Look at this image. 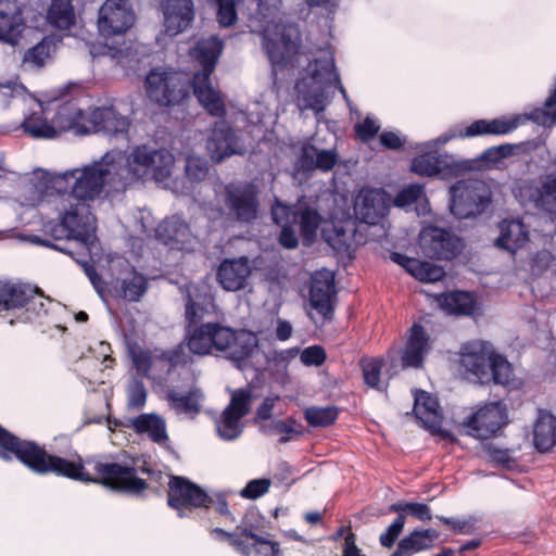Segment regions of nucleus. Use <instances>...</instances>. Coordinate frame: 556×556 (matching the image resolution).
I'll return each instance as SVG.
<instances>
[{
  "mask_svg": "<svg viewBox=\"0 0 556 556\" xmlns=\"http://www.w3.org/2000/svg\"><path fill=\"white\" fill-rule=\"evenodd\" d=\"M85 168V165L66 169L64 172H48L37 168L25 185L23 205L38 206L46 200L48 202L59 203V223H48L45 226L46 232L50 233L55 240L67 239L65 245L53 244L48 240L42 243L68 255H74L68 244L75 241L80 251L77 253L87 256L90 252V245L96 239V217L91 212L89 202L98 200L112 201L119 197L117 193H111L108 189L103 190L98 197L86 198L76 192L77 172Z\"/></svg>",
  "mask_w": 556,
  "mask_h": 556,
  "instance_id": "1",
  "label": "nucleus"
},
{
  "mask_svg": "<svg viewBox=\"0 0 556 556\" xmlns=\"http://www.w3.org/2000/svg\"><path fill=\"white\" fill-rule=\"evenodd\" d=\"M175 156L155 142L132 146L127 151L113 149L77 172L76 192L86 198L98 197L108 189L118 195L134 185L154 180L169 188Z\"/></svg>",
  "mask_w": 556,
  "mask_h": 556,
  "instance_id": "2",
  "label": "nucleus"
},
{
  "mask_svg": "<svg viewBox=\"0 0 556 556\" xmlns=\"http://www.w3.org/2000/svg\"><path fill=\"white\" fill-rule=\"evenodd\" d=\"M13 457L36 473L52 472L74 480L100 482L112 490L135 495L140 494L149 485L148 481L138 477L139 473H147L149 481L157 482L163 478L161 471H155L144 464L139 466L135 463L128 466L97 462L93 466L97 478L93 479L85 472L80 459L74 462L48 454L35 442L23 441L0 426V458L11 460Z\"/></svg>",
  "mask_w": 556,
  "mask_h": 556,
  "instance_id": "3",
  "label": "nucleus"
},
{
  "mask_svg": "<svg viewBox=\"0 0 556 556\" xmlns=\"http://www.w3.org/2000/svg\"><path fill=\"white\" fill-rule=\"evenodd\" d=\"M188 348L198 355H206L213 350L227 353L238 369L247 370L249 366L255 367L253 358L258 354V341L254 333L238 330L215 323H206L188 330Z\"/></svg>",
  "mask_w": 556,
  "mask_h": 556,
  "instance_id": "4",
  "label": "nucleus"
},
{
  "mask_svg": "<svg viewBox=\"0 0 556 556\" xmlns=\"http://www.w3.org/2000/svg\"><path fill=\"white\" fill-rule=\"evenodd\" d=\"M295 103L300 111L311 110L317 116L326 110L331 101L334 89H338L352 111V101L334 65L333 54L329 50L321 51L319 58L309 62L307 74L295 84Z\"/></svg>",
  "mask_w": 556,
  "mask_h": 556,
  "instance_id": "5",
  "label": "nucleus"
},
{
  "mask_svg": "<svg viewBox=\"0 0 556 556\" xmlns=\"http://www.w3.org/2000/svg\"><path fill=\"white\" fill-rule=\"evenodd\" d=\"M223 47V41L218 37L211 36L199 40L191 53L201 66V71L193 75V93L212 116L219 118L225 116L226 106L219 91L212 86L211 75L215 71Z\"/></svg>",
  "mask_w": 556,
  "mask_h": 556,
  "instance_id": "6",
  "label": "nucleus"
},
{
  "mask_svg": "<svg viewBox=\"0 0 556 556\" xmlns=\"http://www.w3.org/2000/svg\"><path fill=\"white\" fill-rule=\"evenodd\" d=\"M257 7L260 22L263 23L262 48L274 67L282 66L298 50L300 40L298 27L294 24L281 22L279 8L276 4L268 7L263 0H258Z\"/></svg>",
  "mask_w": 556,
  "mask_h": 556,
  "instance_id": "7",
  "label": "nucleus"
},
{
  "mask_svg": "<svg viewBox=\"0 0 556 556\" xmlns=\"http://www.w3.org/2000/svg\"><path fill=\"white\" fill-rule=\"evenodd\" d=\"M271 216L274 222L281 227L279 243L286 249H294L299 244L295 228H299L303 243L312 244L321 222L318 211L302 202L285 205L276 200L271 206Z\"/></svg>",
  "mask_w": 556,
  "mask_h": 556,
  "instance_id": "8",
  "label": "nucleus"
},
{
  "mask_svg": "<svg viewBox=\"0 0 556 556\" xmlns=\"http://www.w3.org/2000/svg\"><path fill=\"white\" fill-rule=\"evenodd\" d=\"M450 210L458 219L481 215L493 200L491 187L481 179L459 180L450 188Z\"/></svg>",
  "mask_w": 556,
  "mask_h": 556,
  "instance_id": "9",
  "label": "nucleus"
},
{
  "mask_svg": "<svg viewBox=\"0 0 556 556\" xmlns=\"http://www.w3.org/2000/svg\"><path fill=\"white\" fill-rule=\"evenodd\" d=\"M148 98L162 106L179 103L188 96V86L180 73L161 67L152 68L146 77Z\"/></svg>",
  "mask_w": 556,
  "mask_h": 556,
  "instance_id": "10",
  "label": "nucleus"
},
{
  "mask_svg": "<svg viewBox=\"0 0 556 556\" xmlns=\"http://www.w3.org/2000/svg\"><path fill=\"white\" fill-rule=\"evenodd\" d=\"M521 116L510 118H495L492 121L478 119L469 126L459 129H450L437 139L417 144L416 149L425 151L434 146L445 144L454 138L476 137L482 135H507L521 125Z\"/></svg>",
  "mask_w": 556,
  "mask_h": 556,
  "instance_id": "11",
  "label": "nucleus"
},
{
  "mask_svg": "<svg viewBox=\"0 0 556 556\" xmlns=\"http://www.w3.org/2000/svg\"><path fill=\"white\" fill-rule=\"evenodd\" d=\"M253 399L250 387L231 392V399L216 422L217 433L225 441L236 440L243 430L241 419L249 414Z\"/></svg>",
  "mask_w": 556,
  "mask_h": 556,
  "instance_id": "12",
  "label": "nucleus"
},
{
  "mask_svg": "<svg viewBox=\"0 0 556 556\" xmlns=\"http://www.w3.org/2000/svg\"><path fill=\"white\" fill-rule=\"evenodd\" d=\"M167 504L178 511L179 517H184L186 511L192 508L208 507L213 504V498L190 480L172 476L168 482Z\"/></svg>",
  "mask_w": 556,
  "mask_h": 556,
  "instance_id": "13",
  "label": "nucleus"
},
{
  "mask_svg": "<svg viewBox=\"0 0 556 556\" xmlns=\"http://www.w3.org/2000/svg\"><path fill=\"white\" fill-rule=\"evenodd\" d=\"M419 248L427 257L452 260L462 252L464 243L460 238L445 229L427 226L419 233Z\"/></svg>",
  "mask_w": 556,
  "mask_h": 556,
  "instance_id": "14",
  "label": "nucleus"
},
{
  "mask_svg": "<svg viewBox=\"0 0 556 556\" xmlns=\"http://www.w3.org/2000/svg\"><path fill=\"white\" fill-rule=\"evenodd\" d=\"M135 14L127 0H106L99 10L98 29L101 36L125 34L134 24Z\"/></svg>",
  "mask_w": 556,
  "mask_h": 556,
  "instance_id": "15",
  "label": "nucleus"
},
{
  "mask_svg": "<svg viewBox=\"0 0 556 556\" xmlns=\"http://www.w3.org/2000/svg\"><path fill=\"white\" fill-rule=\"evenodd\" d=\"M507 422L506 406L501 402L485 404L465 421L468 434L477 439H488L496 433Z\"/></svg>",
  "mask_w": 556,
  "mask_h": 556,
  "instance_id": "16",
  "label": "nucleus"
},
{
  "mask_svg": "<svg viewBox=\"0 0 556 556\" xmlns=\"http://www.w3.org/2000/svg\"><path fill=\"white\" fill-rule=\"evenodd\" d=\"M212 533L229 541L243 556H281L277 543L260 536L247 528L238 529L232 533L215 528Z\"/></svg>",
  "mask_w": 556,
  "mask_h": 556,
  "instance_id": "17",
  "label": "nucleus"
},
{
  "mask_svg": "<svg viewBox=\"0 0 556 556\" xmlns=\"http://www.w3.org/2000/svg\"><path fill=\"white\" fill-rule=\"evenodd\" d=\"M392 197L381 188H363L354 200L356 219L368 225L378 224L391 207Z\"/></svg>",
  "mask_w": 556,
  "mask_h": 556,
  "instance_id": "18",
  "label": "nucleus"
},
{
  "mask_svg": "<svg viewBox=\"0 0 556 556\" xmlns=\"http://www.w3.org/2000/svg\"><path fill=\"white\" fill-rule=\"evenodd\" d=\"M206 150L215 163L232 155H243L247 152L243 141L223 119L214 123L212 132L206 140Z\"/></svg>",
  "mask_w": 556,
  "mask_h": 556,
  "instance_id": "19",
  "label": "nucleus"
},
{
  "mask_svg": "<svg viewBox=\"0 0 556 556\" xmlns=\"http://www.w3.org/2000/svg\"><path fill=\"white\" fill-rule=\"evenodd\" d=\"M257 188L252 184L230 185L226 188L225 204L230 214L241 223H250L257 217Z\"/></svg>",
  "mask_w": 556,
  "mask_h": 556,
  "instance_id": "20",
  "label": "nucleus"
},
{
  "mask_svg": "<svg viewBox=\"0 0 556 556\" xmlns=\"http://www.w3.org/2000/svg\"><path fill=\"white\" fill-rule=\"evenodd\" d=\"M515 192L522 204L529 202L536 208L556 215V173L546 175L541 186L523 181Z\"/></svg>",
  "mask_w": 556,
  "mask_h": 556,
  "instance_id": "21",
  "label": "nucleus"
},
{
  "mask_svg": "<svg viewBox=\"0 0 556 556\" xmlns=\"http://www.w3.org/2000/svg\"><path fill=\"white\" fill-rule=\"evenodd\" d=\"M155 236L165 245L185 251L192 250L197 240L189 224L180 215L165 218L155 229Z\"/></svg>",
  "mask_w": 556,
  "mask_h": 556,
  "instance_id": "22",
  "label": "nucleus"
},
{
  "mask_svg": "<svg viewBox=\"0 0 556 556\" xmlns=\"http://www.w3.org/2000/svg\"><path fill=\"white\" fill-rule=\"evenodd\" d=\"M494 351L489 342L472 341L464 344L459 353V364L475 376L480 383L489 376L488 366Z\"/></svg>",
  "mask_w": 556,
  "mask_h": 556,
  "instance_id": "23",
  "label": "nucleus"
},
{
  "mask_svg": "<svg viewBox=\"0 0 556 556\" xmlns=\"http://www.w3.org/2000/svg\"><path fill=\"white\" fill-rule=\"evenodd\" d=\"M24 306L27 311L36 313L43 308V302L37 294V289L24 283L0 281V307L14 309Z\"/></svg>",
  "mask_w": 556,
  "mask_h": 556,
  "instance_id": "24",
  "label": "nucleus"
},
{
  "mask_svg": "<svg viewBox=\"0 0 556 556\" xmlns=\"http://www.w3.org/2000/svg\"><path fill=\"white\" fill-rule=\"evenodd\" d=\"M87 128L81 129L86 135L104 132L109 136L127 135L130 121L118 113L113 106L97 108L88 117Z\"/></svg>",
  "mask_w": 556,
  "mask_h": 556,
  "instance_id": "25",
  "label": "nucleus"
},
{
  "mask_svg": "<svg viewBox=\"0 0 556 556\" xmlns=\"http://www.w3.org/2000/svg\"><path fill=\"white\" fill-rule=\"evenodd\" d=\"M161 11L165 33L176 36L185 31L194 18L192 0H161Z\"/></svg>",
  "mask_w": 556,
  "mask_h": 556,
  "instance_id": "26",
  "label": "nucleus"
},
{
  "mask_svg": "<svg viewBox=\"0 0 556 556\" xmlns=\"http://www.w3.org/2000/svg\"><path fill=\"white\" fill-rule=\"evenodd\" d=\"M186 320L189 328L215 312L214 296L205 283L186 286Z\"/></svg>",
  "mask_w": 556,
  "mask_h": 556,
  "instance_id": "27",
  "label": "nucleus"
},
{
  "mask_svg": "<svg viewBox=\"0 0 556 556\" xmlns=\"http://www.w3.org/2000/svg\"><path fill=\"white\" fill-rule=\"evenodd\" d=\"M333 279V274L327 269L318 270L312 276L309 303L324 320L328 319L332 313Z\"/></svg>",
  "mask_w": 556,
  "mask_h": 556,
  "instance_id": "28",
  "label": "nucleus"
},
{
  "mask_svg": "<svg viewBox=\"0 0 556 556\" xmlns=\"http://www.w3.org/2000/svg\"><path fill=\"white\" fill-rule=\"evenodd\" d=\"M430 351V338L424 327L414 324L408 332V338L401 350V362L403 368H419L424 358Z\"/></svg>",
  "mask_w": 556,
  "mask_h": 556,
  "instance_id": "29",
  "label": "nucleus"
},
{
  "mask_svg": "<svg viewBox=\"0 0 556 556\" xmlns=\"http://www.w3.org/2000/svg\"><path fill=\"white\" fill-rule=\"evenodd\" d=\"M25 28L21 5L16 0H0V41L17 43Z\"/></svg>",
  "mask_w": 556,
  "mask_h": 556,
  "instance_id": "30",
  "label": "nucleus"
},
{
  "mask_svg": "<svg viewBox=\"0 0 556 556\" xmlns=\"http://www.w3.org/2000/svg\"><path fill=\"white\" fill-rule=\"evenodd\" d=\"M251 274L247 257L224 260L217 269V280L227 291H238L244 288Z\"/></svg>",
  "mask_w": 556,
  "mask_h": 556,
  "instance_id": "31",
  "label": "nucleus"
},
{
  "mask_svg": "<svg viewBox=\"0 0 556 556\" xmlns=\"http://www.w3.org/2000/svg\"><path fill=\"white\" fill-rule=\"evenodd\" d=\"M391 260L401 265L409 275L421 282H437L444 278L443 267L414 257H408L402 253L393 252Z\"/></svg>",
  "mask_w": 556,
  "mask_h": 556,
  "instance_id": "32",
  "label": "nucleus"
},
{
  "mask_svg": "<svg viewBox=\"0 0 556 556\" xmlns=\"http://www.w3.org/2000/svg\"><path fill=\"white\" fill-rule=\"evenodd\" d=\"M166 399L169 406L177 414L194 416L201 409L203 394L201 390L191 382L187 389L179 387L168 388L166 391Z\"/></svg>",
  "mask_w": 556,
  "mask_h": 556,
  "instance_id": "33",
  "label": "nucleus"
},
{
  "mask_svg": "<svg viewBox=\"0 0 556 556\" xmlns=\"http://www.w3.org/2000/svg\"><path fill=\"white\" fill-rule=\"evenodd\" d=\"M413 412L430 430H437L442 424L443 415L438 399L424 390L414 391Z\"/></svg>",
  "mask_w": 556,
  "mask_h": 556,
  "instance_id": "34",
  "label": "nucleus"
},
{
  "mask_svg": "<svg viewBox=\"0 0 556 556\" xmlns=\"http://www.w3.org/2000/svg\"><path fill=\"white\" fill-rule=\"evenodd\" d=\"M208 174V163L204 157L188 155L185 164V179L170 180L169 189L177 194L188 195L192 192L195 184L205 180Z\"/></svg>",
  "mask_w": 556,
  "mask_h": 556,
  "instance_id": "35",
  "label": "nucleus"
},
{
  "mask_svg": "<svg viewBox=\"0 0 556 556\" xmlns=\"http://www.w3.org/2000/svg\"><path fill=\"white\" fill-rule=\"evenodd\" d=\"M498 228L501 233L495 240V245L513 254L529 240L526 226L519 220L504 219L500 223Z\"/></svg>",
  "mask_w": 556,
  "mask_h": 556,
  "instance_id": "36",
  "label": "nucleus"
},
{
  "mask_svg": "<svg viewBox=\"0 0 556 556\" xmlns=\"http://www.w3.org/2000/svg\"><path fill=\"white\" fill-rule=\"evenodd\" d=\"M438 532L432 529L415 530L404 536L397 544L392 556H413L433 547Z\"/></svg>",
  "mask_w": 556,
  "mask_h": 556,
  "instance_id": "37",
  "label": "nucleus"
},
{
  "mask_svg": "<svg viewBox=\"0 0 556 556\" xmlns=\"http://www.w3.org/2000/svg\"><path fill=\"white\" fill-rule=\"evenodd\" d=\"M439 307L450 315H472L476 311V296L471 292L455 291L435 296Z\"/></svg>",
  "mask_w": 556,
  "mask_h": 556,
  "instance_id": "38",
  "label": "nucleus"
},
{
  "mask_svg": "<svg viewBox=\"0 0 556 556\" xmlns=\"http://www.w3.org/2000/svg\"><path fill=\"white\" fill-rule=\"evenodd\" d=\"M533 442L538 451L545 453L556 444V417L546 410H539L533 428Z\"/></svg>",
  "mask_w": 556,
  "mask_h": 556,
  "instance_id": "39",
  "label": "nucleus"
},
{
  "mask_svg": "<svg viewBox=\"0 0 556 556\" xmlns=\"http://www.w3.org/2000/svg\"><path fill=\"white\" fill-rule=\"evenodd\" d=\"M88 117L86 113L73 101H66L58 108L54 123L62 130H73L77 135H86L81 129L87 128Z\"/></svg>",
  "mask_w": 556,
  "mask_h": 556,
  "instance_id": "40",
  "label": "nucleus"
},
{
  "mask_svg": "<svg viewBox=\"0 0 556 556\" xmlns=\"http://www.w3.org/2000/svg\"><path fill=\"white\" fill-rule=\"evenodd\" d=\"M355 223L333 224L332 229L326 230L324 236L328 244L339 253L349 252L355 241Z\"/></svg>",
  "mask_w": 556,
  "mask_h": 556,
  "instance_id": "41",
  "label": "nucleus"
},
{
  "mask_svg": "<svg viewBox=\"0 0 556 556\" xmlns=\"http://www.w3.org/2000/svg\"><path fill=\"white\" fill-rule=\"evenodd\" d=\"M138 433H147L155 443H166L168 437L165 420L155 414H142L130 420Z\"/></svg>",
  "mask_w": 556,
  "mask_h": 556,
  "instance_id": "42",
  "label": "nucleus"
},
{
  "mask_svg": "<svg viewBox=\"0 0 556 556\" xmlns=\"http://www.w3.org/2000/svg\"><path fill=\"white\" fill-rule=\"evenodd\" d=\"M55 49V39L53 37H43L41 41L24 53L22 64L29 70L41 68L52 58Z\"/></svg>",
  "mask_w": 556,
  "mask_h": 556,
  "instance_id": "43",
  "label": "nucleus"
},
{
  "mask_svg": "<svg viewBox=\"0 0 556 556\" xmlns=\"http://www.w3.org/2000/svg\"><path fill=\"white\" fill-rule=\"evenodd\" d=\"M118 282L121 295L127 301H139L148 288L147 278L132 267L118 278Z\"/></svg>",
  "mask_w": 556,
  "mask_h": 556,
  "instance_id": "44",
  "label": "nucleus"
},
{
  "mask_svg": "<svg viewBox=\"0 0 556 556\" xmlns=\"http://www.w3.org/2000/svg\"><path fill=\"white\" fill-rule=\"evenodd\" d=\"M48 22L56 28L68 29L75 23L71 0H52L47 14Z\"/></svg>",
  "mask_w": 556,
  "mask_h": 556,
  "instance_id": "45",
  "label": "nucleus"
},
{
  "mask_svg": "<svg viewBox=\"0 0 556 556\" xmlns=\"http://www.w3.org/2000/svg\"><path fill=\"white\" fill-rule=\"evenodd\" d=\"M488 370L489 376L484 383L493 381L496 384L509 386L513 382L514 370L511 364L502 355L493 353Z\"/></svg>",
  "mask_w": 556,
  "mask_h": 556,
  "instance_id": "46",
  "label": "nucleus"
},
{
  "mask_svg": "<svg viewBox=\"0 0 556 556\" xmlns=\"http://www.w3.org/2000/svg\"><path fill=\"white\" fill-rule=\"evenodd\" d=\"M258 351H260L258 354H256L253 358V362L255 364V367H253V369L261 370V366H260L258 362L256 361V358L258 356H264L268 368H270V369L276 368L277 371H281L282 374H286L289 362L291 359H293L294 357H296L300 353L299 348H290V349L280 350V351H273L267 355H265L260 349H258ZM248 368H252V366H249Z\"/></svg>",
  "mask_w": 556,
  "mask_h": 556,
  "instance_id": "47",
  "label": "nucleus"
},
{
  "mask_svg": "<svg viewBox=\"0 0 556 556\" xmlns=\"http://www.w3.org/2000/svg\"><path fill=\"white\" fill-rule=\"evenodd\" d=\"M22 128L36 139H52L58 135L55 127L43 118L41 113H33L26 116L22 123Z\"/></svg>",
  "mask_w": 556,
  "mask_h": 556,
  "instance_id": "48",
  "label": "nucleus"
},
{
  "mask_svg": "<svg viewBox=\"0 0 556 556\" xmlns=\"http://www.w3.org/2000/svg\"><path fill=\"white\" fill-rule=\"evenodd\" d=\"M412 172L419 176L432 177L441 173V162L434 152H425L412 161Z\"/></svg>",
  "mask_w": 556,
  "mask_h": 556,
  "instance_id": "49",
  "label": "nucleus"
},
{
  "mask_svg": "<svg viewBox=\"0 0 556 556\" xmlns=\"http://www.w3.org/2000/svg\"><path fill=\"white\" fill-rule=\"evenodd\" d=\"M526 143H505L491 147L482 152L480 160L485 163L496 164L504 159L525 151Z\"/></svg>",
  "mask_w": 556,
  "mask_h": 556,
  "instance_id": "50",
  "label": "nucleus"
},
{
  "mask_svg": "<svg viewBox=\"0 0 556 556\" xmlns=\"http://www.w3.org/2000/svg\"><path fill=\"white\" fill-rule=\"evenodd\" d=\"M307 424L312 427H328L332 425L338 418V410L336 407H308L304 413Z\"/></svg>",
  "mask_w": 556,
  "mask_h": 556,
  "instance_id": "51",
  "label": "nucleus"
},
{
  "mask_svg": "<svg viewBox=\"0 0 556 556\" xmlns=\"http://www.w3.org/2000/svg\"><path fill=\"white\" fill-rule=\"evenodd\" d=\"M301 426L293 418L286 420H274L269 425L264 426L262 429L266 433L280 434L279 442L287 443L293 435L301 434Z\"/></svg>",
  "mask_w": 556,
  "mask_h": 556,
  "instance_id": "52",
  "label": "nucleus"
},
{
  "mask_svg": "<svg viewBox=\"0 0 556 556\" xmlns=\"http://www.w3.org/2000/svg\"><path fill=\"white\" fill-rule=\"evenodd\" d=\"M361 367L365 383L377 390H382L380 376L383 367V359L379 357L363 358Z\"/></svg>",
  "mask_w": 556,
  "mask_h": 556,
  "instance_id": "53",
  "label": "nucleus"
},
{
  "mask_svg": "<svg viewBox=\"0 0 556 556\" xmlns=\"http://www.w3.org/2000/svg\"><path fill=\"white\" fill-rule=\"evenodd\" d=\"M482 450L488 456L489 460L497 466L510 468L516 463L513 456V451L509 448H502L493 443H484L482 445Z\"/></svg>",
  "mask_w": 556,
  "mask_h": 556,
  "instance_id": "54",
  "label": "nucleus"
},
{
  "mask_svg": "<svg viewBox=\"0 0 556 556\" xmlns=\"http://www.w3.org/2000/svg\"><path fill=\"white\" fill-rule=\"evenodd\" d=\"M390 510L399 514L406 513L421 521H429L432 519L430 507L424 503H395L390 506Z\"/></svg>",
  "mask_w": 556,
  "mask_h": 556,
  "instance_id": "55",
  "label": "nucleus"
},
{
  "mask_svg": "<svg viewBox=\"0 0 556 556\" xmlns=\"http://www.w3.org/2000/svg\"><path fill=\"white\" fill-rule=\"evenodd\" d=\"M424 186L419 184H410L397 192L395 198H392L391 205L396 207L406 208L417 202L424 195Z\"/></svg>",
  "mask_w": 556,
  "mask_h": 556,
  "instance_id": "56",
  "label": "nucleus"
},
{
  "mask_svg": "<svg viewBox=\"0 0 556 556\" xmlns=\"http://www.w3.org/2000/svg\"><path fill=\"white\" fill-rule=\"evenodd\" d=\"M147 389L140 380L134 379L127 388L128 407L140 409L147 402Z\"/></svg>",
  "mask_w": 556,
  "mask_h": 556,
  "instance_id": "57",
  "label": "nucleus"
},
{
  "mask_svg": "<svg viewBox=\"0 0 556 556\" xmlns=\"http://www.w3.org/2000/svg\"><path fill=\"white\" fill-rule=\"evenodd\" d=\"M317 150L308 142L303 143L295 163L296 169L304 173L315 170Z\"/></svg>",
  "mask_w": 556,
  "mask_h": 556,
  "instance_id": "58",
  "label": "nucleus"
},
{
  "mask_svg": "<svg viewBox=\"0 0 556 556\" xmlns=\"http://www.w3.org/2000/svg\"><path fill=\"white\" fill-rule=\"evenodd\" d=\"M438 519L448 526L457 534H471L477 530L478 519L476 517H468L463 519L438 517Z\"/></svg>",
  "mask_w": 556,
  "mask_h": 556,
  "instance_id": "59",
  "label": "nucleus"
},
{
  "mask_svg": "<svg viewBox=\"0 0 556 556\" xmlns=\"http://www.w3.org/2000/svg\"><path fill=\"white\" fill-rule=\"evenodd\" d=\"M217 7V21L228 27L237 22V10L235 0H214Z\"/></svg>",
  "mask_w": 556,
  "mask_h": 556,
  "instance_id": "60",
  "label": "nucleus"
},
{
  "mask_svg": "<svg viewBox=\"0 0 556 556\" xmlns=\"http://www.w3.org/2000/svg\"><path fill=\"white\" fill-rule=\"evenodd\" d=\"M520 116L522 117L521 124L526 121H532L543 127L556 125V110L549 111L547 108H538L532 110L529 114Z\"/></svg>",
  "mask_w": 556,
  "mask_h": 556,
  "instance_id": "61",
  "label": "nucleus"
},
{
  "mask_svg": "<svg viewBox=\"0 0 556 556\" xmlns=\"http://www.w3.org/2000/svg\"><path fill=\"white\" fill-rule=\"evenodd\" d=\"M271 481L269 479H253L239 492L243 498L256 500L269 491Z\"/></svg>",
  "mask_w": 556,
  "mask_h": 556,
  "instance_id": "62",
  "label": "nucleus"
},
{
  "mask_svg": "<svg viewBox=\"0 0 556 556\" xmlns=\"http://www.w3.org/2000/svg\"><path fill=\"white\" fill-rule=\"evenodd\" d=\"M405 525V516L403 514H399V516L393 520V522L387 528V530L381 533L379 541L384 547H392L403 531Z\"/></svg>",
  "mask_w": 556,
  "mask_h": 556,
  "instance_id": "63",
  "label": "nucleus"
},
{
  "mask_svg": "<svg viewBox=\"0 0 556 556\" xmlns=\"http://www.w3.org/2000/svg\"><path fill=\"white\" fill-rule=\"evenodd\" d=\"M301 362L306 366H320L326 359L325 350L319 345H312L299 353Z\"/></svg>",
  "mask_w": 556,
  "mask_h": 556,
  "instance_id": "64",
  "label": "nucleus"
}]
</instances>
